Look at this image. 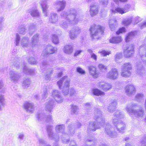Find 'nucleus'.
I'll list each match as a JSON object with an SVG mask.
<instances>
[{"label": "nucleus", "mask_w": 146, "mask_h": 146, "mask_svg": "<svg viewBox=\"0 0 146 146\" xmlns=\"http://www.w3.org/2000/svg\"><path fill=\"white\" fill-rule=\"evenodd\" d=\"M76 12V10L75 9L71 8L67 11H64L61 13V17L66 19L65 21H63L61 23V26L62 27L66 28L70 25H74L78 23L79 20L77 17Z\"/></svg>", "instance_id": "1"}, {"label": "nucleus", "mask_w": 146, "mask_h": 146, "mask_svg": "<svg viewBox=\"0 0 146 146\" xmlns=\"http://www.w3.org/2000/svg\"><path fill=\"white\" fill-rule=\"evenodd\" d=\"M98 110L97 109V111L95 112L94 119L96 121L90 123L89 125V128L94 131L100 128V126L103 125L105 122L104 119L102 118L101 111Z\"/></svg>", "instance_id": "2"}, {"label": "nucleus", "mask_w": 146, "mask_h": 146, "mask_svg": "<svg viewBox=\"0 0 146 146\" xmlns=\"http://www.w3.org/2000/svg\"><path fill=\"white\" fill-rule=\"evenodd\" d=\"M137 104L132 103L131 104L127 105L126 108V110L128 113L130 115H134L135 117H142L143 115V110L142 109L139 110L138 111L133 109L132 108L135 107Z\"/></svg>", "instance_id": "3"}, {"label": "nucleus", "mask_w": 146, "mask_h": 146, "mask_svg": "<svg viewBox=\"0 0 146 146\" xmlns=\"http://www.w3.org/2000/svg\"><path fill=\"white\" fill-rule=\"evenodd\" d=\"M91 37L94 38L98 39L103 34V30L100 26L97 25H92L90 29Z\"/></svg>", "instance_id": "4"}, {"label": "nucleus", "mask_w": 146, "mask_h": 146, "mask_svg": "<svg viewBox=\"0 0 146 146\" xmlns=\"http://www.w3.org/2000/svg\"><path fill=\"white\" fill-rule=\"evenodd\" d=\"M67 77L64 76L57 82V85L60 89L61 88V86L63 82H64L63 86L62 93L63 94L67 96L68 94L70 80L67 79Z\"/></svg>", "instance_id": "5"}, {"label": "nucleus", "mask_w": 146, "mask_h": 146, "mask_svg": "<svg viewBox=\"0 0 146 146\" xmlns=\"http://www.w3.org/2000/svg\"><path fill=\"white\" fill-rule=\"evenodd\" d=\"M64 126L63 125H57L56 128V130L57 132L58 133V135L61 136V138L64 143H68L69 142L68 139L66 138L68 136L67 135L64 133Z\"/></svg>", "instance_id": "6"}, {"label": "nucleus", "mask_w": 146, "mask_h": 146, "mask_svg": "<svg viewBox=\"0 0 146 146\" xmlns=\"http://www.w3.org/2000/svg\"><path fill=\"white\" fill-rule=\"evenodd\" d=\"M119 73L117 69L115 68H111L106 74V77L112 80H115L118 78Z\"/></svg>", "instance_id": "7"}, {"label": "nucleus", "mask_w": 146, "mask_h": 146, "mask_svg": "<svg viewBox=\"0 0 146 146\" xmlns=\"http://www.w3.org/2000/svg\"><path fill=\"white\" fill-rule=\"evenodd\" d=\"M105 130L107 135L111 137L115 138L117 135V133L114 131V128L109 124H106Z\"/></svg>", "instance_id": "8"}, {"label": "nucleus", "mask_w": 146, "mask_h": 146, "mask_svg": "<svg viewBox=\"0 0 146 146\" xmlns=\"http://www.w3.org/2000/svg\"><path fill=\"white\" fill-rule=\"evenodd\" d=\"M51 96L58 103L60 104L63 101V97L61 96L60 92L57 90H54L52 92Z\"/></svg>", "instance_id": "9"}, {"label": "nucleus", "mask_w": 146, "mask_h": 146, "mask_svg": "<svg viewBox=\"0 0 146 146\" xmlns=\"http://www.w3.org/2000/svg\"><path fill=\"white\" fill-rule=\"evenodd\" d=\"M66 5V2L64 0H58L55 3V5L56 6V9L58 12H60L63 11Z\"/></svg>", "instance_id": "10"}, {"label": "nucleus", "mask_w": 146, "mask_h": 146, "mask_svg": "<svg viewBox=\"0 0 146 146\" xmlns=\"http://www.w3.org/2000/svg\"><path fill=\"white\" fill-rule=\"evenodd\" d=\"M139 54L145 64H146V46L142 44L139 48Z\"/></svg>", "instance_id": "11"}, {"label": "nucleus", "mask_w": 146, "mask_h": 146, "mask_svg": "<svg viewBox=\"0 0 146 146\" xmlns=\"http://www.w3.org/2000/svg\"><path fill=\"white\" fill-rule=\"evenodd\" d=\"M97 86L103 90L107 91L111 89L112 88L111 84L104 81H101L97 84Z\"/></svg>", "instance_id": "12"}, {"label": "nucleus", "mask_w": 146, "mask_h": 146, "mask_svg": "<svg viewBox=\"0 0 146 146\" xmlns=\"http://www.w3.org/2000/svg\"><path fill=\"white\" fill-rule=\"evenodd\" d=\"M57 50L56 47H54L51 45H48L42 52V55L43 56H46L47 55L55 53Z\"/></svg>", "instance_id": "13"}, {"label": "nucleus", "mask_w": 146, "mask_h": 146, "mask_svg": "<svg viewBox=\"0 0 146 146\" xmlns=\"http://www.w3.org/2000/svg\"><path fill=\"white\" fill-rule=\"evenodd\" d=\"M125 90L126 93L128 95H134L136 92L135 86L131 84H128L125 86Z\"/></svg>", "instance_id": "14"}, {"label": "nucleus", "mask_w": 146, "mask_h": 146, "mask_svg": "<svg viewBox=\"0 0 146 146\" xmlns=\"http://www.w3.org/2000/svg\"><path fill=\"white\" fill-rule=\"evenodd\" d=\"M89 72L90 75L94 78H96L100 76V72L97 70L96 68L92 66L88 67Z\"/></svg>", "instance_id": "15"}, {"label": "nucleus", "mask_w": 146, "mask_h": 146, "mask_svg": "<svg viewBox=\"0 0 146 146\" xmlns=\"http://www.w3.org/2000/svg\"><path fill=\"white\" fill-rule=\"evenodd\" d=\"M134 45L131 44L124 50V54L126 58H128L132 56L134 52Z\"/></svg>", "instance_id": "16"}, {"label": "nucleus", "mask_w": 146, "mask_h": 146, "mask_svg": "<svg viewBox=\"0 0 146 146\" xmlns=\"http://www.w3.org/2000/svg\"><path fill=\"white\" fill-rule=\"evenodd\" d=\"M9 74L11 81L14 82H17L21 77L20 74L15 71H10Z\"/></svg>", "instance_id": "17"}, {"label": "nucleus", "mask_w": 146, "mask_h": 146, "mask_svg": "<svg viewBox=\"0 0 146 146\" xmlns=\"http://www.w3.org/2000/svg\"><path fill=\"white\" fill-rule=\"evenodd\" d=\"M55 102L51 98H49L46 102L45 106V110L47 112H50L53 108Z\"/></svg>", "instance_id": "18"}, {"label": "nucleus", "mask_w": 146, "mask_h": 146, "mask_svg": "<svg viewBox=\"0 0 146 146\" xmlns=\"http://www.w3.org/2000/svg\"><path fill=\"white\" fill-rule=\"evenodd\" d=\"M112 122L118 131L121 132V131L124 129L125 125L121 121L114 119L112 120Z\"/></svg>", "instance_id": "19"}, {"label": "nucleus", "mask_w": 146, "mask_h": 146, "mask_svg": "<svg viewBox=\"0 0 146 146\" xmlns=\"http://www.w3.org/2000/svg\"><path fill=\"white\" fill-rule=\"evenodd\" d=\"M53 126L51 125H48L47 127V130L48 136L50 139L55 141H57L59 140V137L55 135H53L52 131Z\"/></svg>", "instance_id": "20"}, {"label": "nucleus", "mask_w": 146, "mask_h": 146, "mask_svg": "<svg viewBox=\"0 0 146 146\" xmlns=\"http://www.w3.org/2000/svg\"><path fill=\"white\" fill-rule=\"evenodd\" d=\"M21 44L23 48H27L30 46L29 39L27 37H23L21 39Z\"/></svg>", "instance_id": "21"}, {"label": "nucleus", "mask_w": 146, "mask_h": 146, "mask_svg": "<svg viewBox=\"0 0 146 146\" xmlns=\"http://www.w3.org/2000/svg\"><path fill=\"white\" fill-rule=\"evenodd\" d=\"M23 108L27 112H31L33 110L34 106L32 103L27 102L24 104Z\"/></svg>", "instance_id": "22"}, {"label": "nucleus", "mask_w": 146, "mask_h": 146, "mask_svg": "<svg viewBox=\"0 0 146 146\" xmlns=\"http://www.w3.org/2000/svg\"><path fill=\"white\" fill-rule=\"evenodd\" d=\"M40 4L41 6L43 12L45 14L46 16H47V9L48 7V6L47 4L46 0H40Z\"/></svg>", "instance_id": "23"}, {"label": "nucleus", "mask_w": 146, "mask_h": 146, "mask_svg": "<svg viewBox=\"0 0 146 146\" xmlns=\"http://www.w3.org/2000/svg\"><path fill=\"white\" fill-rule=\"evenodd\" d=\"M98 6L95 5H92L90 6V14L92 17L96 15L98 13Z\"/></svg>", "instance_id": "24"}, {"label": "nucleus", "mask_w": 146, "mask_h": 146, "mask_svg": "<svg viewBox=\"0 0 146 146\" xmlns=\"http://www.w3.org/2000/svg\"><path fill=\"white\" fill-rule=\"evenodd\" d=\"M117 20L114 18H111L109 21V25L111 31L114 30L116 27Z\"/></svg>", "instance_id": "25"}, {"label": "nucleus", "mask_w": 146, "mask_h": 146, "mask_svg": "<svg viewBox=\"0 0 146 146\" xmlns=\"http://www.w3.org/2000/svg\"><path fill=\"white\" fill-rule=\"evenodd\" d=\"M111 13L112 14H115L118 13L121 15L125 13V12L123 10V8L119 7L116 8H113L110 10Z\"/></svg>", "instance_id": "26"}, {"label": "nucleus", "mask_w": 146, "mask_h": 146, "mask_svg": "<svg viewBox=\"0 0 146 146\" xmlns=\"http://www.w3.org/2000/svg\"><path fill=\"white\" fill-rule=\"evenodd\" d=\"M117 105V102L116 100H111L108 106V110L110 112H113L115 109Z\"/></svg>", "instance_id": "27"}, {"label": "nucleus", "mask_w": 146, "mask_h": 146, "mask_svg": "<svg viewBox=\"0 0 146 146\" xmlns=\"http://www.w3.org/2000/svg\"><path fill=\"white\" fill-rule=\"evenodd\" d=\"M37 118L39 121L46 120L48 121H51L52 120L51 116H50L46 118L45 115L43 113H40L38 114Z\"/></svg>", "instance_id": "28"}, {"label": "nucleus", "mask_w": 146, "mask_h": 146, "mask_svg": "<svg viewBox=\"0 0 146 146\" xmlns=\"http://www.w3.org/2000/svg\"><path fill=\"white\" fill-rule=\"evenodd\" d=\"M122 39L120 36L113 37L110 39V42L112 43H118L122 42Z\"/></svg>", "instance_id": "29"}, {"label": "nucleus", "mask_w": 146, "mask_h": 146, "mask_svg": "<svg viewBox=\"0 0 146 146\" xmlns=\"http://www.w3.org/2000/svg\"><path fill=\"white\" fill-rule=\"evenodd\" d=\"M38 35L36 34L31 39V46L33 48L36 47L38 45Z\"/></svg>", "instance_id": "30"}, {"label": "nucleus", "mask_w": 146, "mask_h": 146, "mask_svg": "<svg viewBox=\"0 0 146 146\" xmlns=\"http://www.w3.org/2000/svg\"><path fill=\"white\" fill-rule=\"evenodd\" d=\"M64 52L68 54H69L72 52L73 51V47L71 45H66L63 49Z\"/></svg>", "instance_id": "31"}, {"label": "nucleus", "mask_w": 146, "mask_h": 146, "mask_svg": "<svg viewBox=\"0 0 146 146\" xmlns=\"http://www.w3.org/2000/svg\"><path fill=\"white\" fill-rule=\"evenodd\" d=\"M132 69V65L129 62H125L121 66V70H131Z\"/></svg>", "instance_id": "32"}, {"label": "nucleus", "mask_w": 146, "mask_h": 146, "mask_svg": "<svg viewBox=\"0 0 146 146\" xmlns=\"http://www.w3.org/2000/svg\"><path fill=\"white\" fill-rule=\"evenodd\" d=\"M36 30V27L34 24L31 23L28 26V31L30 36L32 35Z\"/></svg>", "instance_id": "33"}, {"label": "nucleus", "mask_w": 146, "mask_h": 146, "mask_svg": "<svg viewBox=\"0 0 146 146\" xmlns=\"http://www.w3.org/2000/svg\"><path fill=\"white\" fill-rule=\"evenodd\" d=\"M121 75L122 77L128 78L131 74V70H121Z\"/></svg>", "instance_id": "34"}, {"label": "nucleus", "mask_w": 146, "mask_h": 146, "mask_svg": "<svg viewBox=\"0 0 146 146\" xmlns=\"http://www.w3.org/2000/svg\"><path fill=\"white\" fill-rule=\"evenodd\" d=\"M136 34L135 32H133L129 33L126 36L125 40L126 42H128Z\"/></svg>", "instance_id": "35"}, {"label": "nucleus", "mask_w": 146, "mask_h": 146, "mask_svg": "<svg viewBox=\"0 0 146 146\" xmlns=\"http://www.w3.org/2000/svg\"><path fill=\"white\" fill-rule=\"evenodd\" d=\"M93 94L96 96L104 95L105 93L98 89H94L92 90Z\"/></svg>", "instance_id": "36"}, {"label": "nucleus", "mask_w": 146, "mask_h": 146, "mask_svg": "<svg viewBox=\"0 0 146 146\" xmlns=\"http://www.w3.org/2000/svg\"><path fill=\"white\" fill-rule=\"evenodd\" d=\"M114 117L113 119H118L119 118H121L123 117V115L122 114V113L119 110H118L116 111L114 114Z\"/></svg>", "instance_id": "37"}, {"label": "nucleus", "mask_w": 146, "mask_h": 146, "mask_svg": "<svg viewBox=\"0 0 146 146\" xmlns=\"http://www.w3.org/2000/svg\"><path fill=\"white\" fill-rule=\"evenodd\" d=\"M18 32L20 34L23 35L26 33L27 31L25 27L22 25L19 27Z\"/></svg>", "instance_id": "38"}, {"label": "nucleus", "mask_w": 146, "mask_h": 146, "mask_svg": "<svg viewBox=\"0 0 146 146\" xmlns=\"http://www.w3.org/2000/svg\"><path fill=\"white\" fill-rule=\"evenodd\" d=\"M50 18V21L52 23H55L58 21V16L57 14L56 13H52L51 14Z\"/></svg>", "instance_id": "39"}, {"label": "nucleus", "mask_w": 146, "mask_h": 146, "mask_svg": "<svg viewBox=\"0 0 146 146\" xmlns=\"http://www.w3.org/2000/svg\"><path fill=\"white\" fill-rule=\"evenodd\" d=\"M98 67L100 72H105L107 69V66L102 63L99 64Z\"/></svg>", "instance_id": "40"}, {"label": "nucleus", "mask_w": 146, "mask_h": 146, "mask_svg": "<svg viewBox=\"0 0 146 146\" xmlns=\"http://www.w3.org/2000/svg\"><path fill=\"white\" fill-rule=\"evenodd\" d=\"M136 68L137 69V72L140 74L141 73H142L144 72L142 65L140 63H137V64Z\"/></svg>", "instance_id": "41"}, {"label": "nucleus", "mask_w": 146, "mask_h": 146, "mask_svg": "<svg viewBox=\"0 0 146 146\" xmlns=\"http://www.w3.org/2000/svg\"><path fill=\"white\" fill-rule=\"evenodd\" d=\"M52 72V69L50 68L47 69L46 71V74L45 76V78L47 80H50L51 77V74Z\"/></svg>", "instance_id": "42"}, {"label": "nucleus", "mask_w": 146, "mask_h": 146, "mask_svg": "<svg viewBox=\"0 0 146 146\" xmlns=\"http://www.w3.org/2000/svg\"><path fill=\"white\" fill-rule=\"evenodd\" d=\"M69 35V37L72 40L75 39L77 38V36L72 30L70 31Z\"/></svg>", "instance_id": "43"}, {"label": "nucleus", "mask_w": 146, "mask_h": 146, "mask_svg": "<svg viewBox=\"0 0 146 146\" xmlns=\"http://www.w3.org/2000/svg\"><path fill=\"white\" fill-rule=\"evenodd\" d=\"M23 72L25 73L28 74H33L34 72L33 70L29 69L25 65H24L23 68Z\"/></svg>", "instance_id": "44"}, {"label": "nucleus", "mask_w": 146, "mask_h": 146, "mask_svg": "<svg viewBox=\"0 0 146 146\" xmlns=\"http://www.w3.org/2000/svg\"><path fill=\"white\" fill-rule=\"evenodd\" d=\"M133 18L132 17H130L127 20L125 19L122 21L123 24L125 26L129 25L132 22Z\"/></svg>", "instance_id": "45"}, {"label": "nucleus", "mask_w": 146, "mask_h": 146, "mask_svg": "<svg viewBox=\"0 0 146 146\" xmlns=\"http://www.w3.org/2000/svg\"><path fill=\"white\" fill-rule=\"evenodd\" d=\"M78 110V108L77 106L73 104L71 105V111L73 113H77Z\"/></svg>", "instance_id": "46"}, {"label": "nucleus", "mask_w": 146, "mask_h": 146, "mask_svg": "<svg viewBox=\"0 0 146 146\" xmlns=\"http://www.w3.org/2000/svg\"><path fill=\"white\" fill-rule=\"evenodd\" d=\"M31 14L33 17H38L39 16V13L36 9L32 10L31 12Z\"/></svg>", "instance_id": "47"}, {"label": "nucleus", "mask_w": 146, "mask_h": 146, "mask_svg": "<svg viewBox=\"0 0 146 146\" xmlns=\"http://www.w3.org/2000/svg\"><path fill=\"white\" fill-rule=\"evenodd\" d=\"M30 84V82L28 79L25 80L23 83V86L25 88H27L29 87Z\"/></svg>", "instance_id": "48"}, {"label": "nucleus", "mask_w": 146, "mask_h": 146, "mask_svg": "<svg viewBox=\"0 0 146 146\" xmlns=\"http://www.w3.org/2000/svg\"><path fill=\"white\" fill-rule=\"evenodd\" d=\"M20 40V36L18 33H17L16 35L15 42V43L16 46H19V45Z\"/></svg>", "instance_id": "49"}, {"label": "nucleus", "mask_w": 146, "mask_h": 146, "mask_svg": "<svg viewBox=\"0 0 146 146\" xmlns=\"http://www.w3.org/2000/svg\"><path fill=\"white\" fill-rule=\"evenodd\" d=\"M76 71L81 75H84L86 74V72L82 68L80 67H78L76 68Z\"/></svg>", "instance_id": "50"}, {"label": "nucleus", "mask_w": 146, "mask_h": 146, "mask_svg": "<svg viewBox=\"0 0 146 146\" xmlns=\"http://www.w3.org/2000/svg\"><path fill=\"white\" fill-rule=\"evenodd\" d=\"M47 87H44L43 89V93L42 94V98L43 100L45 99L47 96L48 94L47 92Z\"/></svg>", "instance_id": "51"}, {"label": "nucleus", "mask_w": 146, "mask_h": 146, "mask_svg": "<svg viewBox=\"0 0 146 146\" xmlns=\"http://www.w3.org/2000/svg\"><path fill=\"white\" fill-rule=\"evenodd\" d=\"M140 144V146H146V136L141 139Z\"/></svg>", "instance_id": "52"}, {"label": "nucleus", "mask_w": 146, "mask_h": 146, "mask_svg": "<svg viewBox=\"0 0 146 146\" xmlns=\"http://www.w3.org/2000/svg\"><path fill=\"white\" fill-rule=\"evenodd\" d=\"M143 95L142 93H139L137 94L136 96V98L137 100L141 101L143 98Z\"/></svg>", "instance_id": "53"}, {"label": "nucleus", "mask_w": 146, "mask_h": 146, "mask_svg": "<svg viewBox=\"0 0 146 146\" xmlns=\"http://www.w3.org/2000/svg\"><path fill=\"white\" fill-rule=\"evenodd\" d=\"M52 40L53 42L55 44H57L58 43L59 41L58 36L55 35L53 36Z\"/></svg>", "instance_id": "54"}, {"label": "nucleus", "mask_w": 146, "mask_h": 146, "mask_svg": "<svg viewBox=\"0 0 146 146\" xmlns=\"http://www.w3.org/2000/svg\"><path fill=\"white\" fill-rule=\"evenodd\" d=\"M122 56L121 53H117L115 56V60L117 62L121 58Z\"/></svg>", "instance_id": "55"}, {"label": "nucleus", "mask_w": 146, "mask_h": 146, "mask_svg": "<svg viewBox=\"0 0 146 146\" xmlns=\"http://www.w3.org/2000/svg\"><path fill=\"white\" fill-rule=\"evenodd\" d=\"M98 53H101L102 56H106L107 55H109L110 53V51H106L105 50H103L102 51L98 52Z\"/></svg>", "instance_id": "56"}, {"label": "nucleus", "mask_w": 146, "mask_h": 146, "mask_svg": "<svg viewBox=\"0 0 146 146\" xmlns=\"http://www.w3.org/2000/svg\"><path fill=\"white\" fill-rule=\"evenodd\" d=\"M28 61L31 64H35L37 63L36 60L32 57H30Z\"/></svg>", "instance_id": "57"}, {"label": "nucleus", "mask_w": 146, "mask_h": 146, "mask_svg": "<svg viewBox=\"0 0 146 146\" xmlns=\"http://www.w3.org/2000/svg\"><path fill=\"white\" fill-rule=\"evenodd\" d=\"M100 4L104 6H107L109 0H99Z\"/></svg>", "instance_id": "58"}, {"label": "nucleus", "mask_w": 146, "mask_h": 146, "mask_svg": "<svg viewBox=\"0 0 146 146\" xmlns=\"http://www.w3.org/2000/svg\"><path fill=\"white\" fill-rule=\"evenodd\" d=\"M130 7L131 6L129 4H127L125 5L124 7L123 8V10L125 12V13L128 12L129 11Z\"/></svg>", "instance_id": "59"}, {"label": "nucleus", "mask_w": 146, "mask_h": 146, "mask_svg": "<svg viewBox=\"0 0 146 146\" xmlns=\"http://www.w3.org/2000/svg\"><path fill=\"white\" fill-rule=\"evenodd\" d=\"M5 100L4 96L1 95L0 96V104L2 106L5 104Z\"/></svg>", "instance_id": "60"}, {"label": "nucleus", "mask_w": 146, "mask_h": 146, "mask_svg": "<svg viewBox=\"0 0 146 146\" xmlns=\"http://www.w3.org/2000/svg\"><path fill=\"white\" fill-rule=\"evenodd\" d=\"M126 32L125 29V28L122 27L119 30L116 32V33L117 35H119L120 33H125Z\"/></svg>", "instance_id": "61"}, {"label": "nucleus", "mask_w": 146, "mask_h": 146, "mask_svg": "<svg viewBox=\"0 0 146 146\" xmlns=\"http://www.w3.org/2000/svg\"><path fill=\"white\" fill-rule=\"evenodd\" d=\"M69 93L70 96H71L75 94L76 93V92L74 88H72L70 89Z\"/></svg>", "instance_id": "62"}, {"label": "nucleus", "mask_w": 146, "mask_h": 146, "mask_svg": "<svg viewBox=\"0 0 146 146\" xmlns=\"http://www.w3.org/2000/svg\"><path fill=\"white\" fill-rule=\"evenodd\" d=\"M74 31L75 33L77 35L80 33L81 31L80 28L79 27H76L74 30H73Z\"/></svg>", "instance_id": "63"}, {"label": "nucleus", "mask_w": 146, "mask_h": 146, "mask_svg": "<svg viewBox=\"0 0 146 146\" xmlns=\"http://www.w3.org/2000/svg\"><path fill=\"white\" fill-rule=\"evenodd\" d=\"M24 137V134L23 133H20L18 134V138L20 140H22Z\"/></svg>", "instance_id": "64"}]
</instances>
